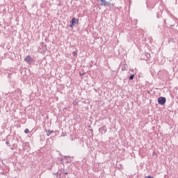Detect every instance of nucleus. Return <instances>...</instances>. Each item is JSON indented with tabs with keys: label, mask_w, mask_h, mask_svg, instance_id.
<instances>
[{
	"label": "nucleus",
	"mask_w": 178,
	"mask_h": 178,
	"mask_svg": "<svg viewBox=\"0 0 178 178\" xmlns=\"http://www.w3.org/2000/svg\"><path fill=\"white\" fill-rule=\"evenodd\" d=\"M79 20L76 18H73L72 21L70 22L71 24L70 25V28H74V24H79Z\"/></svg>",
	"instance_id": "1"
},
{
	"label": "nucleus",
	"mask_w": 178,
	"mask_h": 178,
	"mask_svg": "<svg viewBox=\"0 0 178 178\" xmlns=\"http://www.w3.org/2000/svg\"><path fill=\"white\" fill-rule=\"evenodd\" d=\"M166 102V99L165 97H160L158 99V103L159 104V105H164V104H165Z\"/></svg>",
	"instance_id": "2"
},
{
	"label": "nucleus",
	"mask_w": 178,
	"mask_h": 178,
	"mask_svg": "<svg viewBox=\"0 0 178 178\" xmlns=\"http://www.w3.org/2000/svg\"><path fill=\"white\" fill-rule=\"evenodd\" d=\"M24 60H25L27 63H29V64H31V63H32L33 62V59L32 58V57H31V56H27L25 58Z\"/></svg>",
	"instance_id": "3"
},
{
	"label": "nucleus",
	"mask_w": 178,
	"mask_h": 178,
	"mask_svg": "<svg viewBox=\"0 0 178 178\" xmlns=\"http://www.w3.org/2000/svg\"><path fill=\"white\" fill-rule=\"evenodd\" d=\"M100 1H102L101 5H103L104 6H109V3L106 2V0H100Z\"/></svg>",
	"instance_id": "4"
},
{
	"label": "nucleus",
	"mask_w": 178,
	"mask_h": 178,
	"mask_svg": "<svg viewBox=\"0 0 178 178\" xmlns=\"http://www.w3.org/2000/svg\"><path fill=\"white\" fill-rule=\"evenodd\" d=\"M47 133H48V134H47V136L48 137H49V136L51 135V133H54V131L49 130V131H47Z\"/></svg>",
	"instance_id": "5"
},
{
	"label": "nucleus",
	"mask_w": 178,
	"mask_h": 178,
	"mask_svg": "<svg viewBox=\"0 0 178 178\" xmlns=\"http://www.w3.org/2000/svg\"><path fill=\"white\" fill-rule=\"evenodd\" d=\"M127 67V65H123V67H122V71H124V70H126V67Z\"/></svg>",
	"instance_id": "6"
},
{
	"label": "nucleus",
	"mask_w": 178,
	"mask_h": 178,
	"mask_svg": "<svg viewBox=\"0 0 178 178\" xmlns=\"http://www.w3.org/2000/svg\"><path fill=\"white\" fill-rule=\"evenodd\" d=\"M73 105H74V106H76V105H78V102L76 101V100H74V101L73 102Z\"/></svg>",
	"instance_id": "7"
},
{
	"label": "nucleus",
	"mask_w": 178,
	"mask_h": 178,
	"mask_svg": "<svg viewBox=\"0 0 178 178\" xmlns=\"http://www.w3.org/2000/svg\"><path fill=\"white\" fill-rule=\"evenodd\" d=\"M24 133H25L26 134H28V133H30L29 129H26L24 130Z\"/></svg>",
	"instance_id": "8"
},
{
	"label": "nucleus",
	"mask_w": 178,
	"mask_h": 178,
	"mask_svg": "<svg viewBox=\"0 0 178 178\" xmlns=\"http://www.w3.org/2000/svg\"><path fill=\"white\" fill-rule=\"evenodd\" d=\"M134 79V74H132L129 76V80H133Z\"/></svg>",
	"instance_id": "9"
},
{
	"label": "nucleus",
	"mask_w": 178,
	"mask_h": 178,
	"mask_svg": "<svg viewBox=\"0 0 178 178\" xmlns=\"http://www.w3.org/2000/svg\"><path fill=\"white\" fill-rule=\"evenodd\" d=\"M74 56H77V52L76 51H73L72 53Z\"/></svg>",
	"instance_id": "10"
},
{
	"label": "nucleus",
	"mask_w": 178,
	"mask_h": 178,
	"mask_svg": "<svg viewBox=\"0 0 178 178\" xmlns=\"http://www.w3.org/2000/svg\"><path fill=\"white\" fill-rule=\"evenodd\" d=\"M147 178H154V177L147 176Z\"/></svg>",
	"instance_id": "11"
}]
</instances>
